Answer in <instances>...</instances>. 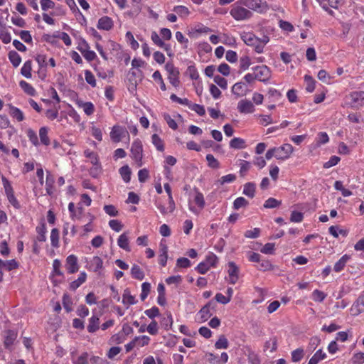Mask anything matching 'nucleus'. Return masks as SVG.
Returning <instances> with one entry per match:
<instances>
[{"mask_svg": "<svg viewBox=\"0 0 364 364\" xmlns=\"http://www.w3.org/2000/svg\"><path fill=\"white\" fill-rule=\"evenodd\" d=\"M267 8L262 0H238L231 5L230 15L237 21H247L253 16L252 11L262 13Z\"/></svg>", "mask_w": 364, "mask_h": 364, "instance_id": "1", "label": "nucleus"}, {"mask_svg": "<svg viewBox=\"0 0 364 364\" xmlns=\"http://www.w3.org/2000/svg\"><path fill=\"white\" fill-rule=\"evenodd\" d=\"M240 37L246 45L253 47L255 51L257 53H262L264 46L269 41L268 36L264 35L262 38H258L251 32H243Z\"/></svg>", "mask_w": 364, "mask_h": 364, "instance_id": "2", "label": "nucleus"}, {"mask_svg": "<svg viewBox=\"0 0 364 364\" xmlns=\"http://www.w3.org/2000/svg\"><path fill=\"white\" fill-rule=\"evenodd\" d=\"M130 151L132 159L141 167L143 165V145L140 139H136L133 141Z\"/></svg>", "mask_w": 364, "mask_h": 364, "instance_id": "3", "label": "nucleus"}, {"mask_svg": "<svg viewBox=\"0 0 364 364\" xmlns=\"http://www.w3.org/2000/svg\"><path fill=\"white\" fill-rule=\"evenodd\" d=\"M2 336L5 349L11 351L18 337V331L15 329H6L2 332Z\"/></svg>", "mask_w": 364, "mask_h": 364, "instance_id": "4", "label": "nucleus"}, {"mask_svg": "<svg viewBox=\"0 0 364 364\" xmlns=\"http://www.w3.org/2000/svg\"><path fill=\"white\" fill-rule=\"evenodd\" d=\"M253 71L255 73L254 77L259 81L267 82L271 78V70L267 65L256 66L253 68Z\"/></svg>", "mask_w": 364, "mask_h": 364, "instance_id": "5", "label": "nucleus"}, {"mask_svg": "<svg viewBox=\"0 0 364 364\" xmlns=\"http://www.w3.org/2000/svg\"><path fill=\"white\" fill-rule=\"evenodd\" d=\"M2 181L9 202L14 208H15L16 209H19L21 208V205L18 200L16 199V196H14V191L11 183L4 177L2 178Z\"/></svg>", "mask_w": 364, "mask_h": 364, "instance_id": "6", "label": "nucleus"}, {"mask_svg": "<svg viewBox=\"0 0 364 364\" xmlns=\"http://www.w3.org/2000/svg\"><path fill=\"white\" fill-rule=\"evenodd\" d=\"M276 159L285 161L288 159L294 151V147L290 144H284L281 146L275 147Z\"/></svg>", "mask_w": 364, "mask_h": 364, "instance_id": "7", "label": "nucleus"}, {"mask_svg": "<svg viewBox=\"0 0 364 364\" xmlns=\"http://www.w3.org/2000/svg\"><path fill=\"white\" fill-rule=\"evenodd\" d=\"M128 136L129 140V133L124 127L119 125H114L110 132V138L114 142H119L122 138Z\"/></svg>", "mask_w": 364, "mask_h": 364, "instance_id": "8", "label": "nucleus"}, {"mask_svg": "<svg viewBox=\"0 0 364 364\" xmlns=\"http://www.w3.org/2000/svg\"><path fill=\"white\" fill-rule=\"evenodd\" d=\"M228 282L235 284L239 278V268L234 262H229L228 264Z\"/></svg>", "mask_w": 364, "mask_h": 364, "instance_id": "9", "label": "nucleus"}, {"mask_svg": "<svg viewBox=\"0 0 364 364\" xmlns=\"http://www.w3.org/2000/svg\"><path fill=\"white\" fill-rule=\"evenodd\" d=\"M237 109L242 114H251L255 110L253 103L248 100H242L237 104Z\"/></svg>", "mask_w": 364, "mask_h": 364, "instance_id": "10", "label": "nucleus"}, {"mask_svg": "<svg viewBox=\"0 0 364 364\" xmlns=\"http://www.w3.org/2000/svg\"><path fill=\"white\" fill-rule=\"evenodd\" d=\"M361 312H364V292L358 298L350 308V314L353 316L358 315Z\"/></svg>", "mask_w": 364, "mask_h": 364, "instance_id": "11", "label": "nucleus"}, {"mask_svg": "<svg viewBox=\"0 0 364 364\" xmlns=\"http://www.w3.org/2000/svg\"><path fill=\"white\" fill-rule=\"evenodd\" d=\"M65 267L69 274L78 271L77 258L74 255H69L66 259Z\"/></svg>", "mask_w": 364, "mask_h": 364, "instance_id": "12", "label": "nucleus"}, {"mask_svg": "<svg viewBox=\"0 0 364 364\" xmlns=\"http://www.w3.org/2000/svg\"><path fill=\"white\" fill-rule=\"evenodd\" d=\"M113 27V21L110 17L103 16L98 21L97 28L99 29L109 31Z\"/></svg>", "mask_w": 364, "mask_h": 364, "instance_id": "13", "label": "nucleus"}, {"mask_svg": "<svg viewBox=\"0 0 364 364\" xmlns=\"http://www.w3.org/2000/svg\"><path fill=\"white\" fill-rule=\"evenodd\" d=\"M247 91V86L244 82H240L235 83L232 87V92L237 97H241L246 95Z\"/></svg>", "mask_w": 364, "mask_h": 364, "instance_id": "14", "label": "nucleus"}, {"mask_svg": "<svg viewBox=\"0 0 364 364\" xmlns=\"http://www.w3.org/2000/svg\"><path fill=\"white\" fill-rule=\"evenodd\" d=\"M18 267V263L15 259L4 261L0 259V269L11 271Z\"/></svg>", "mask_w": 364, "mask_h": 364, "instance_id": "15", "label": "nucleus"}, {"mask_svg": "<svg viewBox=\"0 0 364 364\" xmlns=\"http://www.w3.org/2000/svg\"><path fill=\"white\" fill-rule=\"evenodd\" d=\"M117 244L120 248L127 252H129L131 250L129 247V241L127 232H124L121 235H119L117 240Z\"/></svg>", "mask_w": 364, "mask_h": 364, "instance_id": "16", "label": "nucleus"}, {"mask_svg": "<svg viewBox=\"0 0 364 364\" xmlns=\"http://www.w3.org/2000/svg\"><path fill=\"white\" fill-rule=\"evenodd\" d=\"M102 267L103 261L98 256L93 257V258L89 262V268L95 272L100 271Z\"/></svg>", "mask_w": 364, "mask_h": 364, "instance_id": "17", "label": "nucleus"}, {"mask_svg": "<svg viewBox=\"0 0 364 364\" xmlns=\"http://www.w3.org/2000/svg\"><path fill=\"white\" fill-rule=\"evenodd\" d=\"M54 176L50 172H47L46 181V190L47 194L49 196H52L54 193Z\"/></svg>", "mask_w": 364, "mask_h": 364, "instance_id": "18", "label": "nucleus"}, {"mask_svg": "<svg viewBox=\"0 0 364 364\" xmlns=\"http://www.w3.org/2000/svg\"><path fill=\"white\" fill-rule=\"evenodd\" d=\"M9 114L14 119H16L18 122H22L23 120H24V114L20 109L13 106L12 105H9Z\"/></svg>", "mask_w": 364, "mask_h": 364, "instance_id": "19", "label": "nucleus"}, {"mask_svg": "<svg viewBox=\"0 0 364 364\" xmlns=\"http://www.w3.org/2000/svg\"><path fill=\"white\" fill-rule=\"evenodd\" d=\"M349 97L351 100V103L353 105H360V102L364 103V92H362V91L352 92L350 94Z\"/></svg>", "mask_w": 364, "mask_h": 364, "instance_id": "20", "label": "nucleus"}, {"mask_svg": "<svg viewBox=\"0 0 364 364\" xmlns=\"http://www.w3.org/2000/svg\"><path fill=\"white\" fill-rule=\"evenodd\" d=\"M77 105L79 107L82 108L84 112L88 116L92 114L95 112L94 105L90 102H84L79 100L77 102Z\"/></svg>", "mask_w": 364, "mask_h": 364, "instance_id": "21", "label": "nucleus"}, {"mask_svg": "<svg viewBox=\"0 0 364 364\" xmlns=\"http://www.w3.org/2000/svg\"><path fill=\"white\" fill-rule=\"evenodd\" d=\"M305 353L303 348H298L291 353V360L293 363L300 362L304 357Z\"/></svg>", "mask_w": 364, "mask_h": 364, "instance_id": "22", "label": "nucleus"}, {"mask_svg": "<svg viewBox=\"0 0 364 364\" xmlns=\"http://www.w3.org/2000/svg\"><path fill=\"white\" fill-rule=\"evenodd\" d=\"M68 210L70 213L72 219H79L83 212V208L82 207H77V208L75 209V205L73 202H70L68 204Z\"/></svg>", "mask_w": 364, "mask_h": 364, "instance_id": "23", "label": "nucleus"}, {"mask_svg": "<svg viewBox=\"0 0 364 364\" xmlns=\"http://www.w3.org/2000/svg\"><path fill=\"white\" fill-rule=\"evenodd\" d=\"M87 278V274L85 272H82L77 279L72 282L70 284V289L73 291L76 290L81 284H82L85 281Z\"/></svg>", "mask_w": 364, "mask_h": 364, "instance_id": "24", "label": "nucleus"}, {"mask_svg": "<svg viewBox=\"0 0 364 364\" xmlns=\"http://www.w3.org/2000/svg\"><path fill=\"white\" fill-rule=\"evenodd\" d=\"M164 189L166 191V192L168 194V209H169V213H173L176 208V206H175V203H174V200H173V196H172V193H171V186L169 185V183H166L164 184Z\"/></svg>", "mask_w": 364, "mask_h": 364, "instance_id": "25", "label": "nucleus"}, {"mask_svg": "<svg viewBox=\"0 0 364 364\" xmlns=\"http://www.w3.org/2000/svg\"><path fill=\"white\" fill-rule=\"evenodd\" d=\"M326 358V354L321 349L318 350L310 358L308 364H318Z\"/></svg>", "mask_w": 364, "mask_h": 364, "instance_id": "26", "label": "nucleus"}, {"mask_svg": "<svg viewBox=\"0 0 364 364\" xmlns=\"http://www.w3.org/2000/svg\"><path fill=\"white\" fill-rule=\"evenodd\" d=\"M136 302V300L134 296L131 295L129 289H124L122 295V303L126 305H132L134 304Z\"/></svg>", "mask_w": 364, "mask_h": 364, "instance_id": "27", "label": "nucleus"}, {"mask_svg": "<svg viewBox=\"0 0 364 364\" xmlns=\"http://www.w3.org/2000/svg\"><path fill=\"white\" fill-rule=\"evenodd\" d=\"M230 146L235 149H242L245 148V141L239 137H235L230 141Z\"/></svg>", "mask_w": 364, "mask_h": 364, "instance_id": "28", "label": "nucleus"}, {"mask_svg": "<svg viewBox=\"0 0 364 364\" xmlns=\"http://www.w3.org/2000/svg\"><path fill=\"white\" fill-rule=\"evenodd\" d=\"M19 85L21 87V88L26 93L28 94V95L30 96H34L36 93V90L34 89V87L31 85L29 84L28 82L24 81V80H21L19 82Z\"/></svg>", "mask_w": 364, "mask_h": 364, "instance_id": "29", "label": "nucleus"}, {"mask_svg": "<svg viewBox=\"0 0 364 364\" xmlns=\"http://www.w3.org/2000/svg\"><path fill=\"white\" fill-rule=\"evenodd\" d=\"M151 142L154 144V146L156 147V149L159 151H164V144L163 140L159 137V136L156 134H154L151 136Z\"/></svg>", "mask_w": 364, "mask_h": 364, "instance_id": "30", "label": "nucleus"}, {"mask_svg": "<svg viewBox=\"0 0 364 364\" xmlns=\"http://www.w3.org/2000/svg\"><path fill=\"white\" fill-rule=\"evenodd\" d=\"M220 42L227 46H234L236 44V39L231 35L222 33L220 35Z\"/></svg>", "mask_w": 364, "mask_h": 364, "instance_id": "31", "label": "nucleus"}, {"mask_svg": "<svg viewBox=\"0 0 364 364\" xmlns=\"http://www.w3.org/2000/svg\"><path fill=\"white\" fill-rule=\"evenodd\" d=\"M32 62L27 60L24 63L23 67L21 69V73L26 78H31L32 76Z\"/></svg>", "mask_w": 364, "mask_h": 364, "instance_id": "32", "label": "nucleus"}, {"mask_svg": "<svg viewBox=\"0 0 364 364\" xmlns=\"http://www.w3.org/2000/svg\"><path fill=\"white\" fill-rule=\"evenodd\" d=\"M349 259V256L344 255L338 262H336L333 267V270L336 272H339L343 270Z\"/></svg>", "mask_w": 364, "mask_h": 364, "instance_id": "33", "label": "nucleus"}, {"mask_svg": "<svg viewBox=\"0 0 364 364\" xmlns=\"http://www.w3.org/2000/svg\"><path fill=\"white\" fill-rule=\"evenodd\" d=\"M243 194L252 198L255 193V184L251 182L244 185Z\"/></svg>", "mask_w": 364, "mask_h": 364, "instance_id": "34", "label": "nucleus"}, {"mask_svg": "<svg viewBox=\"0 0 364 364\" xmlns=\"http://www.w3.org/2000/svg\"><path fill=\"white\" fill-rule=\"evenodd\" d=\"M131 274L133 278L138 279V280H142L144 278V273L141 270V269L139 267V266L134 264L131 269Z\"/></svg>", "mask_w": 364, "mask_h": 364, "instance_id": "35", "label": "nucleus"}, {"mask_svg": "<svg viewBox=\"0 0 364 364\" xmlns=\"http://www.w3.org/2000/svg\"><path fill=\"white\" fill-rule=\"evenodd\" d=\"M9 59L15 68L18 67L21 62V56L15 50H11L9 53Z\"/></svg>", "mask_w": 364, "mask_h": 364, "instance_id": "36", "label": "nucleus"}, {"mask_svg": "<svg viewBox=\"0 0 364 364\" xmlns=\"http://www.w3.org/2000/svg\"><path fill=\"white\" fill-rule=\"evenodd\" d=\"M48 128L43 127L39 129V137L43 144L48 146L50 144V139L48 136Z\"/></svg>", "mask_w": 364, "mask_h": 364, "instance_id": "37", "label": "nucleus"}, {"mask_svg": "<svg viewBox=\"0 0 364 364\" xmlns=\"http://www.w3.org/2000/svg\"><path fill=\"white\" fill-rule=\"evenodd\" d=\"M247 360L250 364H261L259 355L255 353L251 348H247Z\"/></svg>", "mask_w": 364, "mask_h": 364, "instance_id": "38", "label": "nucleus"}, {"mask_svg": "<svg viewBox=\"0 0 364 364\" xmlns=\"http://www.w3.org/2000/svg\"><path fill=\"white\" fill-rule=\"evenodd\" d=\"M267 97L269 102H277L282 97V94L274 88H269L267 92Z\"/></svg>", "mask_w": 364, "mask_h": 364, "instance_id": "39", "label": "nucleus"}, {"mask_svg": "<svg viewBox=\"0 0 364 364\" xmlns=\"http://www.w3.org/2000/svg\"><path fill=\"white\" fill-rule=\"evenodd\" d=\"M173 11L181 18L187 17L190 14L188 8L182 5L174 6Z\"/></svg>", "mask_w": 364, "mask_h": 364, "instance_id": "40", "label": "nucleus"}, {"mask_svg": "<svg viewBox=\"0 0 364 364\" xmlns=\"http://www.w3.org/2000/svg\"><path fill=\"white\" fill-rule=\"evenodd\" d=\"M119 173L124 182L128 183L130 181L132 171L127 165L119 168Z\"/></svg>", "mask_w": 364, "mask_h": 364, "instance_id": "41", "label": "nucleus"}, {"mask_svg": "<svg viewBox=\"0 0 364 364\" xmlns=\"http://www.w3.org/2000/svg\"><path fill=\"white\" fill-rule=\"evenodd\" d=\"M84 155L86 158H88L90 160V162L95 166L99 165V159L97 153L90 151V149H86L84 151Z\"/></svg>", "mask_w": 364, "mask_h": 364, "instance_id": "42", "label": "nucleus"}, {"mask_svg": "<svg viewBox=\"0 0 364 364\" xmlns=\"http://www.w3.org/2000/svg\"><path fill=\"white\" fill-rule=\"evenodd\" d=\"M228 346V341L223 335H221L215 343V348L216 349H227Z\"/></svg>", "mask_w": 364, "mask_h": 364, "instance_id": "43", "label": "nucleus"}, {"mask_svg": "<svg viewBox=\"0 0 364 364\" xmlns=\"http://www.w3.org/2000/svg\"><path fill=\"white\" fill-rule=\"evenodd\" d=\"M126 338L127 337L124 336L121 331H119L110 338L109 343L111 344H120L122 343L126 340Z\"/></svg>", "mask_w": 364, "mask_h": 364, "instance_id": "44", "label": "nucleus"}, {"mask_svg": "<svg viewBox=\"0 0 364 364\" xmlns=\"http://www.w3.org/2000/svg\"><path fill=\"white\" fill-rule=\"evenodd\" d=\"M195 192L196 196L194 197V202L196 203V205H198L199 208L201 210L204 208L205 204L203 195L200 192H199L198 189H195Z\"/></svg>", "mask_w": 364, "mask_h": 364, "instance_id": "45", "label": "nucleus"}, {"mask_svg": "<svg viewBox=\"0 0 364 364\" xmlns=\"http://www.w3.org/2000/svg\"><path fill=\"white\" fill-rule=\"evenodd\" d=\"M282 204V200H278L274 198H269L265 200L263 206L264 208H275Z\"/></svg>", "mask_w": 364, "mask_h": 364, "instance_id": "46", "label": "nucleus"}, {"mask_svg": "<svg viewBox=\"0 0 364 364\" xmlns=\"http://www.w3.org/2000/svg\"><path fill=\"white\" fill-rule=\"evenodd\" d=\"M51 245L54 247H59V231L57 228H53L50 232Z\"/></svg>", "mask_w": 364, "mask_h": 364, "instance_id": "47", "label": "nucleus"}, {"mask_svg": "<svg viewBox=\"0 0 364 364\" xmlns=\"http://www.w3.org/2000/svg\"><path fill=\"white\" fill-rule=\"evenodd\" d=\"M134 341L136 343V346L138 348L144 347L147 346L150 341V338L147 336H141L139 337H135Z\"/></svg>", "mask_w": 364, "mask_h": 364, "instance_id": "48", "label": "nucleus"}, {"mask_svg": "<svg viewBox=\"0 0 364 364\" xmlns=\"http://www.w3.org/2000/svg\"><path fill=\"white\" fill-rule=\"evenodd\" d=\"M89 354L87 352L82 353L76 359H73V364H88Z\"/></svg>", "mask_w": 364, "mask_h": 364, "instance_id": "49", "label": "nucleus"}, {"mask_svg": "<svg viewBox=\"0 0 364 364\" xmlns=\"http://www.w3.org/2000/svg\"><path fill=\"white\" fill-rule=\"evenodd\" d=\"M304 80L306 83V90L309 92H312L315 90V80L310 75H306Z\"/></svg>", "mask_w": 364, "mask_h": 364, "instance_id": "50", "label": "nucleus"}, {"mask_svg": "<svg viewBox=\"0 0 364 364\" xmlns=\"http://www.w3.org/2000/svg\"><path fill=\"white\" fill-rule=\"evenodd\" d=\"M206 160L208 161V166L212 168H218L220 167V163L214 157L213 154H207Z\"/></svg>", "mask_w": 364, "mask_h": 364, "instance_id": "51", "label": "nucleus"}, {"mask_svg": "<svg viewBox=\"0 0 364 364\" xmlns=\"http://www.w3.org/2000/svg\"><path fill=\"white\" fill-rule=\"evenodd\" d=\"M63 305L64 309L68 312H70L72 311L73 301H72L70 296L67 294H64V295L63 296Z\"/></svg>", "mask_w": 364, "mask_h": 364, "instance_id": "52", "label": "nucleus"}, {"mask_svg": "<svg viewBox=\"0 0 364 364\" xmlns=\"http://www.w3.org/2000/svg\"><path fill=\"white\" fill-rule=\"evenodd\" d=\"M85 78L86 82L90 85L92 87H95L97 85L96 80L94 75L91 71L87 70L85 71Z\"/></svg>", "mask_w": 364, "mask_h": 364, "instance_id": "53", "label": "nucleus"}, {"mask_svg": "<svg viewBox=\"0 0 364 364\" xmlns=\"http://www.w3.org/2000/svg\"><path fill=\"white\" fill-rule=\"evenodd\" d=\"M248 205V201L243 197L237 198L233 203V208L238 210L240 208L245 207Z\"/></svg>", "mask_w": 364, "mask_h": 364, "instance_id": "54", "label": "nucleus"}, {"mask_svg": "<svg viewBox=\"0 0 364 364\" xmlns=\"http://www.w3.org/2000/svg\"><path fill=\"white\" fill-rule=\"evenodd\" d=\"M239 63L240 70H246L251 65V60L248 56L245 55L240 58Z\"/></svg>", "mask_w": 364, "mask_h": 364, "instance_id": "55", "label": "nucleus"}, {"mask_svg": "<svg viewBox=\"0 0 364 364\" xmlns=\"http://www.w3.org/2000/svg\"><path fill=\"white\" fill-rule=\"evenodd\" d=\"M240 174L241 176H245L247 172L250 170L251 167V164L249 161L242 160L240 164Z\"/></svg>", "mask_w": 364, "mask_h": 364, "instance_id": "56", "label": "nucleus"}, {"mask_svg": "<svg viewBox=\"0 0 364 364\" xmlns=\"http://www.w3.org/2000/svg\"><path fill=\"white\" fill-rule=\"evenodd\" d=\"M151 290V284L149 282H144L141 284V293L140 294L141 299L144 301L148 296Z\"/></svg>", "mask_w": 364, "mask_h": 364, "instance_id": "57", "label": "nucleus"}, {"mask_svg": "<svg viewBox=\"0 0 364 364\" xmlns=\"http://www.w3.org/2000/svg\"><path fill=\"white\" fill-rule=\"evenodd\" d=\"M326 294L323 291L316 289L312 293V299L315 301L321 302L326 298Z\"/></svg>", "mask_w": 364, "mask_h": 364, "instance_id": "58", "label": "nucleus"}, {"mask_svg": "<svg viewBox=\"0 0 364 364\" xmlns=\"http://www.w3.org/2000/svg\"><path fill=\"white\" fill-rule=\"evenodd\" d=\"M0 39L4 43H9L11 42V37L10 33L6 30V28L0 29Z\"/></svg>", "mask_w": 364, "mask_h": 364, "instance_id": "59", "label": "nucleus"}, {"mask_svg": "<svg viewBox=\"0 0 364 364\" xmlns=\"http://www.w3.org/2000/svg\"><path fill=\"white\" fill-rule=\"evenodd\" d=\"M329 141V137L326 132H319L317 135L316 143L318 145L325 144Z\"/></svg>", "mask_w": 364, "mask_h": 364, "instance_id": "60", "label": "nucleus"}, {"mask_svg": "<svg viewBox=\"0 0 364 364\" xmlns=\"http://www.w3.org/2000/svg\"><path fill=\"white\" fill-rule=\"evenodd\" d=\"M179 75V71L177 73H173L171 75H168V79L169 80V82L174 86L175 87H177L180 85V80L178 79Z\"/></svg>", "mask_w": 364, "mask_h": 364, "instance_id": "61", "label": "nucleus"}, {"mask_svg": "<svg viewBox=\"0 0 364 364\" xmlns=\"http://www.w3.org/2000/svg\"><path fill=\"white\" fill-rule=\"evenodd\" d=\"M104 210L107 215L112 217L117 216L119 213L118 210L113 205H105L104 206Z\"/></svg>", "mask_w": 364, "mask_h": 364, "instance_id": "62", "label": "nucleus"}, {"mask_svg": "<svg viewBox=\"0 0 364 364\" xmlns=\"http://www.w3.org/2000/svg\"><path fill=\"white\" fill-rule=\"evenodd\" d=\"M27 136L30 141L35 146L38 145V139L36 133L31 129L27 130Z\"/></svg>", "mask_w": 364, "mask_h": 364, "instance_id": "63", "label": "nucleus"}, {"mask_svg": "<svg viewBox=\"0 0 364 364\" xmlns=\"http://www.w3.org/2000/svg\"><path fill=\"white\" fill-rule=\"evenodd\" d=\"M352 362L354 364L364 363V353L360 352L355 353L352 358Z\"/></svg>", "mask_w": 364, "mask_h": 364, "instance_id": "64", "label": "nucleus"}]
</instances>
